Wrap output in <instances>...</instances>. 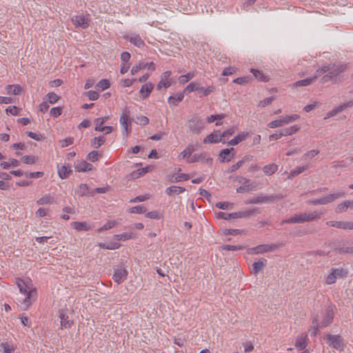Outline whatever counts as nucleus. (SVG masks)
<instances>
[{
	"label": "nucleus",
	"mask_w": 353,
	"mask_h": 353,
	"mask_svg": "<svg viewBox=\"0 0 353 353\" xmlns=\"http://www.w3.org/2000/svg\"><path fill=\"white\" fill-rule=\"evenodd\" d=\"M76 172H87L93 169V165L85 161H82L74 165Z\"/></svg>",
	"instance_id": "21"
},
{
	"label": "nucleus",
	"mask_w": 353,
	"mask_h": 353,
	"mask_svg": "<svg viewBox=\"0 0 353 353\" xmlns=\"http://www.w3.org/2000/svg\"><path fill=\"white\" fill-rule=\"evenodd\" d=\"M278 170L277 165L274 163L265 165L263 168L264 173L267 175H272L275 173Z\"/></svg>",
	"instance_id": "43"
},
{
	"label": "nucleus",
	"mask_w": 353,
	"mask_h": 353,
	"mask_svg": "<svg viewBox=\"0 0 353 353\" xmlns=\"http://www.w3.org/2000/svg\"><path fill=\"white\" fill-rule=\"evenodd\" d=\"M268 261L265 259H261L257 262H254L252 264V272L256 275L259 272H262L263 268L267 265Z\"/></svg>",
	"instance_id": "19"
},
{
	"label": "nucleus",
	"mask_w": 353,
	"mask_h": 353,
	"mask_svg": "<svg viewBox=\"0 0 353 353\" xmlns=\"http://www.w3.org/2000/svg\"><path fill=\"white\" fill-rule=\"evenodd\" d=\"M257 185L256 182H253L249 184H244L243 185L239 186L236 188V192L243 193V192H248L252 190H256Z\"/></svg>",
	"instance_id": "27"
},
{
	"label": "nucleus",
	"mask_w": 353,
	"mask_h": 353,
	"mask_svg": "<svg viewBox=\"0 0 353 353\" xmlns=\"http://www.w3.org/2000/svg\"><path fill=\"white\" fill-rule=\"evenodd\" d=\"M99 246L106 250H116L121 246V244L117 242L100 243Z\"/></svg>",
	"instance_id": "42"
},
{
	"label": "nucleus",
	"mask_w": 353,
	"mask_h": 353,
	"mask_svg": "<svg viewBox=\"0 0 353 353\" xmlns=\"http://www.w3.org/2000/svg\"><path fill=\"white\" fill-rule=\"evenodd\" d=\"M203 127V122L201 119L192 118L188 121V128L193 133L199 134Z\"/></svg>",
	"instance_id": "7"
},
{
	"label": "nucleus",
	"mask_w": 353,
	"mask_h": 353,
	"mask_svg": "<svg viewBox=\"0 0 353 353\" xmlns=\"http://www.w3.org/2000/svg\"><path fill=\"white\" fill-rule=\"evenodd\" d=\"M330 71L331 73H332V76L334 78V82H336L338 81L337 77L342 72H345L347 69L346 64L343 63H333L330 64Z\"/></svg>",
	"instance_id": "9"
},
{
	"label": "nucleus",
	"mask_w": 353,
	"mask_h": 353,
	"mask_svg": "<svg viewBox=\"0 0 353 353\" xmlns=\"http://www.w3.org/2000/svg\"><path fill=\"white\" fill-rule=\"evenodd\" d=\"M236 212V218L239 219V218H249L252 215H254L256 214H259L261 212V211L259 210V208H253V209H250V210H245V211H239V212Z\"/></svg>",
	"instance_id": "22"
},
{
	"label": "nucleus",
	"mask_w": 353,
	"mask_h": 353,
	"mask_svg": "<svg viewBox=\"0 0 353 353\" xmlns=\"http://www.w3.org/2000/svg\"><path fill=\"white\" fill-rule=\"evenodd\" d=\"M15 284L19 288L21 293L26 294L25 299L23 300V304L25 305L24 310H27L37 299V290L36 288L29 289L28 283L20 278L15 279Z\"/></svg>",
	"instance_id": "1"
},
{
	"label": "nucleus",
	"mask_w": 353,
	"mask_h": 353,
	"mask_svg": "<svg viewBox=\"0 0 353 353\" xmlns=\"http://www.w3.org/2000/svg\"><path fill=\"white\" fill-rule=\"evenodd\" d=\"M153 88L154 85L150 82L146 83L141 86L139 92L142 95L143 99H145L150 96Z\"/></svg>",
	"instance_id": "20"
},
{
	"label": "nucleus",
	"mask_w": 353,
	"mask_h": 353,
	"mask_svg": "<svg viewBox=\"0 0 353 353\" xmlns=\"http://www.w3.org/2000/svg\"><path fill=\"white\" fill-rule=\"evenodd\" d=\"M306 339H307V336H299L297 337L296 340V343H295V346L299 350H304L306 346H307V343H306Z\"/></svg>",
	"instance_id": "37"
},
{
	"label": "nucleus",
	"mask_w": 353,
	"mask_h": 353,
	"mask_svg": "<svg viewBox=\"0 0 353 353\" xmlns=\"http://www.w3.org/2000/svg\"><path fill=\"white\" fill-rule=\"evenodd\" d=\"M1 347H3L5 353H12L14 351V347L8 343H1Z\"/></svg>",
	"instance_id": "64"
},
{
	"label": "nucleus",
	"mask_w": 353,
	"mask_h": 353,
	"mask_svg": "<svg viewBox=\"0 0 353 353\" xmlns=\"http://www.w3.org/2000/svg\"><path fill=\"white\" fill-rule=\"evenodd\" d=\"M303 215L304 216V222L316 221L320 219L321 217V214L318 213L316 210L310 214L303 213Z\"/></svg>",
	"instance_id": "31"
},
{
	"label": "nucleus",
	"mask_w": 353,
	"mask_h": 353,
	"mask_svg": "<svg viewBox=\"0 0 353 353\" xmlns=\"http://www.w3.org/2000/svg\"><path fill=\"white\" fill-rule=\"evenodd\" d=\"M328 341L334 348L335 349H341L343 345V338L340 335H332L328 334L327 336Z\"/></svg>",
	"instance_id": "15"
},
{
	"label": "nucleus",
	"mask_w": 353,
	"mask_h": 353,
	"mask_svg": "<svg viewBox=\"0 0 353 353\" xmlns=\"http://www.w3.org/2000/svg\"><path fill=\"white\" fill-rule=\"evenodd\" d=\"M21 87L19 85H8L6 86V91L8 94H19L21 92Z\"/></svg>",
	"instance_id": "41"
},
{
	"label": "nucleus",
	"mask_w": 353,
	"mask_h": 353,
	"mask_svg": "<svg viewBox=\"0 0 353 353\" xmlns=\"http://www.w3.org/2000/svg\"><path fill=\"white\" fill-rule=\"evenodd\" d=\"M304 223L303 213L295 214L288 219L283 220L281 224L283 223Z\"/></svg>",
	"instance_id": "23"
},
{
	"label": "nucleus",
	"mask_w": 353,
	"mask_h": 353,
	"mask_svg": "<svg viewBox=\"0 0 353 353\" xmlns=\"http://www.w3.org/2000/svg\"><path fill=\"white\" fill-rule=\"evenodd\" d=\"M110 86V83L108 79H101L98 83L96 85V88L101 90H104L109 88Z\"/></svg>",
	"instance_id": "49"
},
{
	"label": "nucleus",
	"mask_w": 353,
	"mask_h": 353,
	"mask_svg": "<svg viewBox=\"0 0 353 353\" xmlns=\"http://www.w3.org/2000/svg\"><path fill=\"white\" fill-rule=\"evenodd\" d=\"M195 150L194 146L192 145H189L181 153V156L182 158H188L190 157L192 152Z\"/></svg>",
	"instance_id": "52"
},
{
	"label": "nucleus",
	"mask_w": 353,
	"mask_h": 353,
	"mask_svg": "<svg viewBox=\"0 0 353 353\" xmlns=\"http://www.w3.org/2000/svg\"><path fill=\"white\" fill-rule=\"evenodd\" d=\"M248 132H243L241 134H239L235 136L232 139H231L228 143V145H235L243 141L248 137Z\"/></svg>",
	"instance_id": "34"
},
{
	"label": "nucleus",
	"mask_w": 353,
	"mask_h": 353,
	"mask_svg": "<svg viewBox=\"0 0 353 353\" xmlns=\"http://www.w3.org/2000/svg\"><path fill=\"white\" fill-rule=\"evenodd\" d=\"M318 315L313 317L312 326H311V328L309 330L311 336H316L319 332V328H320L319 323H318Z\"/></svg>",
	"instance_id": "36"
},
{
	"label": "nucleus",
	"mask_w": 353,
	"mask_h": 353,
	"mask_svg": "<svg viewBox=\"0 0 353 353\" xmlns=\"http://www.w3.org/2000/svg\"><path fill=\"white\" fill-rule=\"evenodd\" d=\"M330 70V65H325L321 68H319L316 70L313 77L310 78L312 79L313 82H314L319 77L323 74L325 72H327Z\"/></svg>",
	"instance_id": "30"
},
{
	"label": "nucleus",
	"mask_w": 353,
	"mask_h": 353,
	"mask_svg": "<svg viewBox=\"0 0 353 353\" xmlns=\"http://www.w3.org/2000/svg\"><path fill=\"white\" fill-rule=\"evenodd\" d=\"M215 87L214 85H210L207 88H204L203 87L200 86L198 83L191 82L189 83L183 90V92H191L193 91H196L199 93L202 92L203 96L207 97L212 92H214Z\"/></svg>",
	"instance_id": "2"
},
{
	"label": "nucleus",
	"mask_w": 353,
	"mask_h": 353,
	"mask_svg": "<svg viewBox=\"0 0 353 353\" xmlns=\"http://www.w3.org/2000/svg\"><path fill=\"white\" fill-rule=\"evenodd\" d=\"M75 192L81 196H90V192L89 191L88 186L87 184H80L75 190Z\"/></svg>",
	"instance_id": "32"
},
{
	"label": "nucleus",
	"mask_w": 353,
	"mask_h": 353,
	"mask_svg": "<svg viewBox=\"0 0 353 353\" xmlns=\"http://www.w3.org/2000/svg\"><path fill=\"white\" fill-rule=\"evenodd\" d=\"M128 211L130 213L143 214L146 212L147 208L144 205H140L130 208Z\"/></svg>",
	"instance_id": "48"
},
{
	"label": "nucleus",
	"mask_w": 353,
	"mask_h": 353,
	"mask_svg": "<svg viewBox=\"0 0 353 353\" xmlns=\"http://www.w3.org/2000/svg\"><path fill=\"white\" fill-rule=\"evenodd\" d=\"M334 305L332 303L327 305L325 312L323 314V319L319 323L320 328L326 327L332 323L334 316Z\"/></svg>",
	"instance_id": "6"
},
{
	"label": "nucleus",
	"mask_w": 353,
	"mask_h": 353,
	"mask_svg": "<svg viewBox=\"0 0 353 353\" xmlns=\"http://www.w3.org/2000/svg\"><path fill=\"white\" fill-rule=\"evenodd\" d=\"M71 225L78 231H88L90 229V226L85 222L74 221Z\"/></svg>",
	"instance_id": "33"
},
{
	"label": "nucleus",
	"mask_w": 353,
	"mask_h": 353,
	"mask_svg": "<svg viewBox=\"0 0 353 353\" xmlns=\"http://www.w3.org/2000/svg\"><path fill=\"white\" fill-rule=\"evenodd\" d=\"M345 194L344 192H337L334 194H328L324 197L320 199H315L308 201V203L312 205H326L330 203L336 199L345 196Z\"/></svg>",
	"instance_id": "5"
},
{
	"label": "nucleus",
	"mask_w": 353,
	"mask_h": 353,
	"mask_svg": "<svg viewBox=\"0 0 353 353\" xmlns=\"http://www.w3.org/2000/svg\"><path fill=\"white\" fill-rule=\"evenodd\" d=\"M147 66V64H145L144 62H141L139 64L134 65L131 70V74H135L141 70L145 69Z\"/></svg>",
	"instance_id": "60"
},
{
	"label": "nucleus",
	"mask_w": 353,
	"mask_h": 353,
	"mask_svg": "<svg viewBox=\"0 0 353 353\" xmlns=\"http://www.w3.org/2000/svg\"><path fill=\"white\" fill-rule=\"evenodd\" d=\"M114 239L117 241H125L128 239H133L134 238V234L133 233H128L124 232L119 234H115Z\"/></svg>",
	"instance_id": "50"
},
{
	"label": "nucleus",
	"mask_w": 353,
	"mask_h": 353,
	"mask_svg": "<svg viewBox=\"0 0 353 353\" xmlns=\"http://www.w3.org/2000/svg\"><path fill=\"white\" fill-rule=\"evenodd\" d=\"M234 150L233 148L221 150L219 154V161L222 163L230 161L234 157Z\"/></svg>",
	"instance_id": "10"
},
{
	"label": "nucleus",
	"mask_w": 353,
	"mask_h": 353,
	"mask_svg": "<svg viewBox=\"0 0 353 353\" xmlns=\"http://www.w3.org/2000/svg\"><path fill=\"white\" fill-rule=\"evenodd\" d=\"M59 318L61 320V329L70 328L74 323L73 320L70 318L68 314L63 310L59 311Z\"/></svg>",
	"instance_id": "13"
},
{
	"label": "nucleus",
	"mask_w": 353,
	"mask_h": 353,
	"mask_svg": "<svg viewBox=\"0 0 353 353\" xmlns=\"http://www.w3.org/2000/svg\"><path fill=\"white\" fill-rule=\"evenodd\" d=\"M223 250L228 251H236L240 250H243L244 246L243 245H224L221 247Z\"/></svg>",
	"instance_id": "58"
},
{
	"label": "nucleus",
	"mask_w": 353,
	"mask_h": 353,
	"mask_svg": "<svg viewBox=\"0 0 353 353\" xmlns=\"http://www.w3.org/2000/svg\"><path fill=\"white\" fill-rule=\"evenodd\" d=\"M185 191V188L176 185H172L166 188L165 193L169 196L179 194Z\"/></svg>",
	"instance_id": "28"
},
{
	"label": "nucleus",
	"mask_w": 353,
	"mask_h": 353,
	"mask_svg": "<svg viewBox=\"0 0 353 353\" xmlns=\"http://www.w3.org/2000/svg\"><path fill=\"white\" fill-rule=\"evenodd\" d=\"M219 142L225 143V141L221 139L220 132L219 130L212 132L211 134L208 135L203 140L204 143H216Z\"/></svg>",
	"instance_id": "14"
},
{
	"label": "nucleus",
	"mask_w": 353,
	"mask_h": 353,
	"mask_svg": "<svg viewBox=\"0 0 353 353\" xmlns=\"http://www.w3.org/2000/svg\"><path fill=\"white\" fill-rule=\"evenodd\" d=\"M184 93L185 92H178L174 96L169 97L168 100V103L170 105L174 106V107L177 106L178 103L183 101V99L184 98Z\"/></svg>",
	"instance_id": "26"
},
{
	"label": "nucleus",
	"mask_w": 353,
	"mask_h": 353,
	"mask_svg": "<svg viewBox=\"0 0 353 353\" xmlns=\"http://www.w3.org/2000/svg\"><path fill=\"white\" fill-rule=\"evenodd\" d=\"M299 115L297 114H293V115H291V116H286L285 117H283L281 119V121H282V124H285V123H290L295 120H296L298 118H299Z\"/></svg>",
	"instance_id": "61"
},
{
	"label": "nucleus",
	"mask_w": 353,
	"mask_h": 353,
	"mask_svg": "<svg viewBox=\"0 0 353 353\" xmlns=\"http://www.w3.org/2000/svg\"><path fill=\"white\" fill-rule=\"evenodd\" d=\"M310 168L309 165L296 167L294 169L292 170L290 172L289 178L294 177L301 173L303 172L305 170H307Z\"/></svg>",
	"instance_id": "40"
},
{
	"label": "nucleus",
	"mask_w": 353,
	"mask_h": 353,
	"mask_svg": "<svg viewBox=\"0 0 353 353\" xmlns=\"http://www.w3.org/2000/svg\"><path fill=\"white\" fill-rule=\"evenodd\" d=\"M72 172V170L70 168H68L65 165H62L58 169L59 176L62 179L68 178L69 174Z\"/></svg>",
	"instance_id": "39"
},
{
	"label": "nucleus",
	"mask_w": 353,
	"mask_h": 353,
	"mask_svg": "<svg viewBox=\"0 0 353 353\" xmlns=\"http://www.w3.org/2000/svg\"><path fill=\"white\" fill-rule=\"evenodd\" d=\"M116 225V221H109L107 223H105L101 228H100L98 231L99 232H103L105 230H108L109 229H111Z\"/></svg>",
	"instance_id": "63"
},
{
	"label": "nucleus",
	"mask_w": 353,
	"mask_h": 353,
	"mask_svg": "<svg viewBox=\"0 0 353 353\" xmlns=\"http://www.w3.org/2000/svg\"><path fill=\"white\" fill-rule=\"evenodd\" d=\"M217 217L219 219H221L223 220H229L230 219H237L236 218V212L232 213H226L223 212H219L217 214Z\"/></svg>",
	"instance_id": "47"
},
{
	"label": "nucleus",
	"mask_w": 353,
	"mask_h": 353,
	"mask_svg": "<svg viewBox=\"0 0 353 353\" xmlns=\"http://www.w3.org/2000/svg\"><path fill=\"white\" fill-rule=\"evenodd\" d=\"M128 276V271L121 266H118L114 269L112 279L117 283H121L123 282Z\"/></svg>",
	"instance_id": "8"
},
{
	"label": "nucleus",
	"mask_w": 353,
	"mask_h": 353,
	"mask_svg": "<svg viewBox=\"0 0 353 353\" xmlns=\"http://www.w3.org/2000/svg\"><path fill=\"white\" fill-rule=\"evenodd\" d=\"M150 167L147 166L145 168H142L141 169H138L133 172H132L131 176L132 179H137L141 176H143L149 171Z\"/></svg>",
	"instance_id": "46"
},
{
	"label": "nucleus",
	"mask_w": 353,
	"mask_h": 353,
	"mask_svg": "<svg viewBox=\"0 0 353 353\" xmlns=\"http://www.w3.org/2000/svg\"><path fill=\"white\" fill-rule=\"evenodd\" d=\"M74 24L83 29L87 28L90 26L89 19L83 15H78L72 19Z\"/></svg>",
	"instance_id": "16"
},
{
	"label": "nucleus",
	"mask_w": 353,
	"mask_h": 353,
	"mask_svg": "<svg viewBox=\"0 0 353 353\" xmlns=\"http://www.w3.org/2000/svg\"><path fill=\"white\" fill-rule=\"evenodd\" d=\"M101 156V154L99 152L93 150L88 154L87 159L90 160L92 162H95L99 160V159Z\"/></svg>",
	"instance_id": "56"
},
{
	"label": "nucleus",
	"mask_w": 353,
	"mask_h": 353,
	"mask_svg": "<svg viewBox=\"0 0 353 353\" xmlns=\"http://www.w3.org/2000/svg\"><path fill=\"white\" fill-rule=\"evenodd\" d=\"M145 217L159 220L163 218V215L157 210H153L145 213Z\"/></svg>",
	"instance_id": "53"
},
{
	"label": "nucleus",
	"mask_w": 353,
	"mask_h": 353,
	"mask_svg": "<svg viewBox=\"0 0 353 353\" xmlns=\"http://www.w3.org/2000/svg\"><path fill=\"white\" fill-rule=\"evenodd\" d=\"M313 82L312 79L310 78H307L303 80H299L296 81L293 85L296 88L297 87H302V86H307L310 84H312Z\"/></svg>",
	"instance_id": "51"
},
{
	"label": "nucleus",
	"mask_w": 353,
	"mask_h": 353,
	"mask_svg": "<svg viewBox=\"0 0 353 353\" xmlns=\"http://www.w3.org/2000/svg\"><path fill=\"white\" fill-rule=\"evenodd\" d=\"M124 39L129 41L131 43L138 48H142L145 46L143 40L139 34L136 33H130V34H127L124 36Z\"/></svg>",
	"instance_id": "11"
},
{
	"label": "nucleus",
	"mask_w": 353,
	"mask_h": 353,
	"mask_svg": "<svg viewBox=\"0 0 353 353\" xmlns=\"http://www.w3.org/2000/svg\"><path fill=\"white\" fill-rule=\"evenodd\" d=\"M189 163H194V162H206L209 163L210 165H212V159L210 157H207L205 153H201V154H194L191 160L188 161Z\"/></svg>",
	"instance_id": "17"
},
{
	"label": "nucleus",
	"mask_w": 353,
	"mask_h": 353,
	"mask_svg": "<svg viewBox=\"0 0 353 353\" xmlns=\"http://www.w3.org/2000/svg\"><path fill=\"white\" fill-rule=\"evenodd\" d=\"M169 181L171 183H176L182 181H187L190 179V176L188 174H180L177 176L172 175L168 176Z\"/></svg>",
	"instance_id": "35"
},
{
	"label": "nucleus",
	"mask_w": 353,
	"mask_h": 353,
	"mask_svg": "<svg viewBox=\"0 0 353 353\" xmlns=\"http://www.w3.org/2000/svg\"><path fill=\"white\" fill-rule=\"evenodd\" d=\"M46 97H47L48 102L51 104L56 103L60 99V97L53 92H49Z\"/></svg>",
	"instance_id": "57"
},
{
	"label": "nucleus",
	"mask_w": 353,
	"mask_h": 353,
	"mask_svg": "<svg viewBox=\"0 0 353 353\" xmlns=\"http://www.w3.org/2000/svg\"><path fill=\"white\" fill-rule=\"evenodd\" d=\"M348 274V270L346 268H332L331 272L327 276L325 283L327 284H333L337 279L345 278Z\"/></svg>",
	"instance_id": "3"
},
{
	"label": "nucleus",
	"mask_w": 353,
	"mask_h": 353,
	"mask_svg": "<svg viewBox=\"0 0 353 353\" xmlns=\"http://www.w3.org/2000/svg\"><path fill=\"white\" fill-rule=\"evenodd\" d=\"M136 119L135 123L141 125H146L149 123V119L145 116H138Z\"/></svg>",
	"instance_id": "62"
},
{
	"label": "nucleus",
	"mask_w": 353,
	"mask_h": 353,
	"mask_svg": "<svg viewBox=\"0 0 353 353\" xmlns=\"http://www.w3.org/2000/svg\"><path fill=\"white\" fill-rule=\"evenodd\" d=\"M108 119V117H101V118H97L95 119L96 126L94 130L96 131H102L101 128H103V124L105 122V121Z\"/></svg>",
	"instance_id": "55"
},
{
	"label": "nucleus",
	"mask_w": 353,
	"mask_h": 353,
	"mask_svg": "<svg viewBox=\"0 0 353 353\" xmlns=\"http://www.w3.org/2000/svg\"><path fill=\"white\" fill-rule=\"evenodd\" d=\"M300 130V127L298 125H294L289 128H283L281 130L283 136L292 135Z\"/></svg>",
	"instance_id": "38"
},
{
	"label": "nucleus",
	"mask_w": 353,
	"mask_h": 353,
	"mask_svg": "<svg viewBox=\"0 0 353 353\" xmlns=\"http://www.w3.org/2000/svg\"><path fill=\"white\" fill-rule=\"evenodd\" d=\"M105 139L103 137H94L91 140V145L94 148H99L103 144H104Z\"/></svg>",
	"instance_id": "44"
},
{
	"label": "nucleus",
	"mask_w": 353,
	"mask_h": 353,
	"mask_svg": "<svg viewBox=\"0 0 353 353\" xmlns=\"http://www.w3.org/2000/svg\"><path fill=\"white\" fill-rule=\"evenodd\" d=\"M131 112L128 107L125 106L123 110L119 119V122L126 132V135L128 136L132 131V125L131 121L132 119H130Z\"/></svg>",
	"instance_id": "4"
},
{
	"label": "nucleus",
	"mask_w": 353,
	"mask_h": 353,
	"mask_svg": "<svg viewBox=\"0 0 353 353\" xmlns=\"http://www.w3.org/2000/svg\"><path fill=\"white\" fill-rule=\"evenodd\" d=\"M348 208L353 209V200H346L339 203L336 208V213H341L345 212Z\"/></svg>",
	"instance_id": "25"
},
{
	"label": "nucleus",
	"mask_w": 353,
	"mask_h": 353,
	"mask_svg": "<svg viewBox=\"0 0 353 353\" xmlns=\"http://www.w3.org/2000/svg\"><path fill=\"white\" fill-rule=\"evenodd\" d=\"M54 201V197L50 196V194H45L39 200H37V203L38 205H45L48 203H52Z\"/></svg>",
	"instance_id": "45"
},
{
	"label": "nucleus",
	"mask_w": 353,
	"mask_h": 353,
	"mask_svg": "<svg viewBox=\"0 0 353 353\" xmlns=\"http://www.w3.org/2000/svg\"><path fill=\"white\" fill-rule=\"evenodd\" d=\"M329 225L343 230H350V221H330L327 223Z\"/></svg>",
	"instance_id": "24"
},
{
	"label": "nucleus",
	"mask_w": 353,
	"mask_h": 353,
	"mask_svg": "<svg viewBox=\"0 0 353 353\" xmlns=\"http://www.w3.org/2000/svg\"><path fill=\"white\" fill-rule=\"evenodd\" d=\"M276 198L275 196H264V195H259L256 197H253L246 202L247 204H255V203H269L272 201Z\"/></svg>",
	"instance_id": "12"
},
{
	"label": "nucleus",
	"mask_w": 353,
	"mask_h": 353,
	"mask_svg": "<svg viewBox=\"0 0 353 353\" xmlns=\"http://www.w3.org/2000/svg\"><path fill=\"white\" fill-rule=\"evenodd\" d=\"M252 80V77L247 76V77H238L235 79L233 82L236 84H241L243 85L245 83H249Z\"/></svg>",
	"instance_id": "59"
},
{
	"label": "nucleus",
	"mask_w": 353,
	"mask_h": 353,
	"mask_svg": "<svg viewBox=\"0 0 353 353\" xmlns=\"http://www.w3.org/2000/svg\"><path fill=\"white\" fill-rule=\"evenodd\" d=\"M279 248L276 244H261L256 246V252L263 254L275 250Z\"/></svg>",
	"instance_id": "18"
},
{
	"label": "nucleus",
	"mask_w": 353,
	"mask_h": 353,
	"mask_svg": "<svg viewBox=\"0 0 353 353\" xmlns=\"http://www.w3.org/2000/svg\"><path fill=\"white\" fill-rule=\"evenodd\" d=\"M37 160V157L35 156L25 155V156L22 157V158H21V161L24 163L28 164V165L34 164L36 163Z\"/></svg>",
	"instance_id": "54"
},
{
	"label": "nucleus",
	"mask_w": 353,
	"mask_h": 353,
	"mask_svg": "<svg viewBox=\"0 0 353 353\" xmlns=\"http://www.w3.org/2000/svg\"><path fill=\"white\" fill-rule=\"evenodd\" d=\"M250 72L253 74V76L260 81L268 82L269 77L265 74L263 71L252 68Z\"/></svg>",
	"instance_id": "29"
}]
</instances>
